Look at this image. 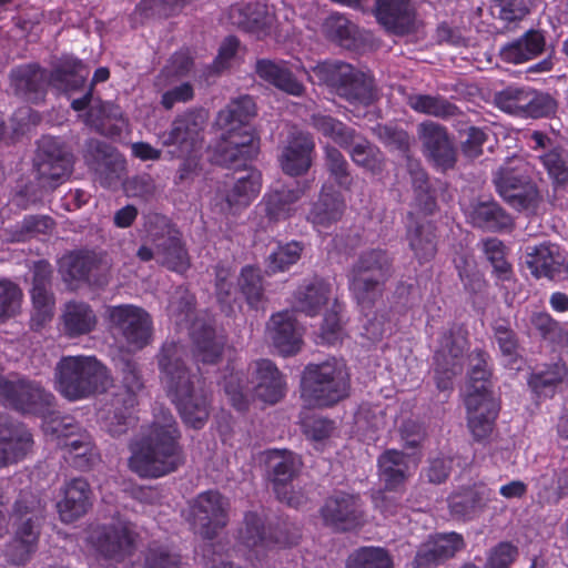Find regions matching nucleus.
Returning a JSON list of instances; mask_svg holds the SVG:
<instances>
[{
	"instance_id": "obj_1",
	"label": "nucleus",
	"mask_w": 568,
	"mask_h": 568,
	"mask_svg": "<svg viewBox=\"0 0 568 568\" xmlns=\"http://www.w3.org/2000/svg\"><path fill=\"white\" fill-rule=\"evenodd\" d=\"M180 436L173 415L161 409L141 437L130 445L129 468L140 478L149 479L175 471L184 463Z\"/></svg>"
},
{
	"instance_id": "obj_2",
	"label": "nucleus",
	"mask_w": 568,
	"mask_h": 568,
	"mask_svg": "<svg viewBox=\"0 0 568 568\" xmlns=\"http://www.w3.org/2000/svg\"><path fill=\"white\" fill-rule=\"evenodd\" d=\"M184 345L165 342L158 357L160 377L168 396L175 404L183 422L195 429L209 418L210 400L200 386L201 378L186 365Z\"/></svg>"
},
{
	"instance_id": "obj_3",
	"label": "nucleus",
	"mask_w": 568,
	"mask_h": 568,
	"mask_svg": "<svg viewBox=\"0 0 568 568\" xmlns=\"http://www.w3.org/2000/svg\"><path fill=\"white\" fill-rule=\"evenodd\" d=\"M248 373L252 376L251 381L237 369L235 362L230 359L220 382L235 409L245 410L253 398L265 404H275L284 397L286 382L272 361L263 358L253 362L248 366Z\"/></svg>"
},
{
	"instance_id": "obj_4",
	"label": "nucleus",
	"mask_w": 568,
	"mask_h": 568,
	"mask_svg": "<svg viewBox=\"0 0 568 568\" xmlns=\"http://www.w3.org/2000/svg\"><path fill=\"white\" fill-rule=\"evenodd\" d=\"M254 115L255 103L248 95L232 100L219 112L216 124L223 134L215 155L217 164L239 169L257 154L258 141L247 125Z\"/></svg>"
},
{
	"instance_id": "obj_5",
	"label": "nucleus",
	"mask_w": 568,
	"mask_h": 568,
	"mask_svg": "<svg viewBox=\"0 0 568 568\" xmlns=\"http://www.w3.org/2000/svg\"><path fill=\"white\" fill-rule=\"evenodd\" d=\"M112 384L109 369L95 356H62L54 368V386L75 402L105 392Z\"/></svg>"
},
{
	"instance_id": "obj_6",
	"label": "nucleus",
	"mask_w": 568,
	"mask_h": 568,
	"mask_svg": "<svg viewBox=\"0 0 568 568\" xmlns=\"http://www.w3.org/2000/svg\"><path fill=\"white\" fill-rule=\"evenodd\" d=\"M300 538L301 532L295 525L284 524L266 530L264 519L254 511H247L233 551L257 567L264 565L272 552L296 545Z\"/></svg>"
},
{
	"instance_id": "obj_7",
	"label": "nucleus",
	"mask_w": 568,
	"mask_h": 568,
	"mask_svg": "<svg viewBox=\"0 0 568 568\" xmlns=\"http://www.w3.org/2000/svg\"><path fill=\"white\" fill-rule=\"evenodd\" d=\"M227 509V500L215 490L201 493L190 503L187 520L194 531L206 540L201 560L207 568H237L227 562L225 556L211 542L217 531L226 526Z\"/></svg>"
},
{
	"instance_id": "obj_8",
	"label": "nucleus",
	"mask_w": 568,
	"mask_h": 568,
	"mask_svg": "<svg viewBox=\"0 0 568 568\" xmlns=\"http://www.w3.org/2000/svg\"><path fill=\"white\" fill-rule=\"evenodd\" d=\"M88 75L89 69L82 61L70 57L50 77L36 64L18 67L11 72V82L19 94L37 102L42 98L49 82L64 91H75L84 85Z\"/></svg>"
},
{
	"instance_id": "obj_9",
	"label": "nucleus",
	"mask_w": 568,
	"mask_h": 568,
	"mask_svg": "<svg viewBox=\"0 0 568 568\" xmlns=\"http://www.w3.org/2000/svg\"><path fill=\"white\" fill-rule=\"evenodd\" d=\"M349 374L343 359L331 357L318 364H308L301 382L305 406H332L348 395Z\"/></svg>"
},
{
	"instance_id": "obj_10",
	"label": "nucleus",
	"mask_w": 568,
	"mask_h": 568,
	"mask_svg": "<svg viewBox=\"0 0 568 568\" xmlns=\"http://www.w3.org/2000/svg\"><path fill=\"white\" fill-rule=\"evenodd\" d=\"M43 509L42 499L31 491L21 493L16 500L11 514L16 526L14 537L4 550V556L10 564L26 565L37 551Z\"/></svg>"
},
{
	"instance_id": "obj_11",
	"label": "nucleus",
	"mask_w": 568,
	"mask_h": 568,
	"mask_svg": "<svg viewBox=\"0 0 568 568\" xmlns=\"http://www.w3.org/2000/svg\"><path fill=\"white\" fill-rule=\"evenodd\" d=\"M146 242L138 251L141 261L155 258L159 263L176 273H184L190 267L189 254L181 241L180 233L172 227L169 220L159 214L151 215L146 223Z\"/></svg>"
},
{
	"instance_id": "obj_12",
	"label": "nucleus",
	"mask_w": 568,
	"mask_h": 568,
	"mask_svg": "<svg viewBox=\"0 0 568 568\" xmlns=\"http://www.w3.org/2000/svg\"><path fill=\"white\" fill-rule=\"evenodd\" d=\"M85 544L90 556L98 564H120L131 556L135 536L128 521L113 518L109 524H91L87 530Z\"/></svg>"
},
{
	"instance_id": "obj_13",
	"label": "nucleus",
	"mask_w": 568,
	"mask_h": 568,
	"mask_svg": "<svg viewBox=\"0 0 568 568\" xmlns=\"http://www.w3.org/2000/svg\"><path fill=\"white\" fill-rule=\"evenodd\" d=\"M313 72L320 82L333 88L352 104L368 106L375 99L372 77L348 63L325 61L315 65Z\"/></svg>"
},
{
	"instance_id": "obj_14",
	"label": "nucleus",
	"mask_w": 568,
	"mask_h": 568,
	"mask_svg": "<svg viewBox=\"0 0 568 568\" xmlns=\"http://www.w3.org/2000/svg\"><path fill=\"white\" fill-rule=\"evenodd\" d=\"M392 260L381 248L364 251L349 274V288L357 303L365 308L381 292V284L389 274Z\"/></svg>"
},
{
	"instance_id": "obj_15",
	"label": "nucleus",
	"mask_w": 568,
	"mask_h": 568,
	"mask_svg": "<svg viewBox=\"0 0 568 568\" xmlns=\"http://www.w3.org/2000/svg\"><path fill=\"white\" fill-rule=\"evenodd\" d=\"M106 317L129 351H140L151 343L153 321L144 308L132 304L109 306Z\"/></svg>"
},
{
	"instance_id": "obj_16",
	"label": "nucleus",
	"mask_w": 568,
	"mask_h": 568,
	"mask_svg": "<svg viewBox=\"0 0 568 568\" xmlns=\"http://www.w3.org/2000/svg\"><path fill=\"white\" fill-rule=\"evenodd\" d=\"M467 345V331L463 326L454 325L443 333L434 354V374L438 389H452L453 377L463 372Z\"/></svg>"
},
{
	"instance_id": "obj_17",
	"label": "nucleus",
	"mask_w": 568,
	"mask_h": 568,
	"mask_svg": "<svg viewBox=\"0 0 568 568\" xmlns=\"http://www.w3.org/2000/svg\"><path fill=\"white\" fill-rule=\"evenodd\" d=\"M499 195L517 210L535 207L538 190L526 172V165L519 158H513L501 166L494 178Z\"/></svg>"
},
{
	"instance_id": "obj_18",
	"label": "nucleus",
	"mask_w": 568,
	"mask_h": 568,
	"mask_svg": "<svg viewBox=\"0 0 568 568\" xmlns=\"http://www.w3.org/2000/svg\"><path fill=\"white\" fill-rule=\"evenodd\" d=\"M52 395L39 384L18 376H0V404L22 414L49 412Z\"/></svg>"
},
{
	"instance_id": "obj_19",
	"label": "nucleus",
	"mask_w": 568,
	"mask_h": 568,
	"mask_svg": "<svg viewBox=\"0 0 568 568\" xmlns=\"http://www.w3.org/2000/svg\"><path fill=\"white\" fill-rule=\"evenodd\" d=\"M206 115L201 110H190L178 115L169 131L159 135L163 146H174L172 156L197 153L202 146Z\"/></svg>"
},
{
	"instance_id": "obj_20",
	"label": "nucleus",
	"mask_w": 568,
	"mask_h": 568,
	"mask_svg": "<svg viewBox=\"0 0 568 568\" xmlns=\"http://www.w3.org/2000/svg\"><path fill=\"white\" fill-rule=\"evenodd\" d=\"M266 464L272 470L274 491L277 498L291 507L298 508L307 499L306 495L294 490L292 480L301 467V459L288 450L271 449L266 452Z\"/></svg>"
},
{
	"instance_id": "obj_21",
	"label": "nucleus",
	"mask_w": 568,
	"mask_h": 568,
	"mask_svg": "<svg viewBox=\"0 0 568 568\" xmlns=\"http://www.w3.org/2000/svg\"><path fill=\"white\" fill-rule=\"evenodd\" d=\"M72 155L58 138L42 136L38 143L36 169L41 184L55 187L72 170Z\"/></svg>"
},
{
	"instance_id": "obj_22",
	"label": "nucleus",
	"mask_w": 568,
	"mask_h": 568,
	"mask_svg": "<svg viewBox=\"0 0 568 568\" xmlns=\"http://www.w3.org/2000/svg\"><path fill=\"white\" fill-rule=\"evenodd\" d=\"M44 429L61 440L59 445L68 450L67 460L75 468L88 470L94 465L98 455L94 452L90 436L87 434L78 435L79 427L73 424L71 417L45 422Z\"/></svg>"
},
{
	"instance_id": "obj_23",
	"label": "nucleus",
	"mask_w": 568,
	"mask_h": 568,
	"mask_svg": "<svg viewBox=\"0 0 568 568\" xmlns=\"http://www.w3.org/2000/svg\"><path fill=\"white\" fill-rule=\"evenodd\" d=\"M495 104L501 111L523 118H540L552 112L554 100L525 87L510 85L495 95Z\"/></svg>"
},
{
	"instance_id": "obj_24",
	"label": "nucleus",
	"mask_w": 568,
	"mask_h": 568,
	"mask_svg": "<svg viewBox=\"0 0 568 568\" xmlns=\"http://www.w3.org/2000/svg\"><path fill=\"white\" fill-rule=\"evenodd\" d=\"M262 189V174L250 168L246 174L235 180L231 187L217 191L212 200L213 210L229 216L244 211L257 197Z\"/></svg>"
},
{
	"instance_id": "obj_25",
	"label": "nucleus",
	"mask_w": 568,
	"mask_h": 568,
	"mask_svg": "<svg viewBox=\"0 0 568 568\" xmlns=\"http://www.w3.org/2000/svg\"><path fill=\"white\" fill-rule=\"evenodd\" d=\"M71 106L78 112L89 108L83 115L84 123L103 135H119L125 125L122 113L116 105L100 100L93 101L92 88L82 98L73 100Z\"/></svg>"
},
{
	"instance_id": "obj_26",
	"label": "nucleus",
	"mask_w": 568,
	"mask_h": 568,
	"mask_svg": "<svg viewBox=\"0 0 568 568\" xmlns=\"http://www.w3.org/2000/svg\"><path fill=\"white\" fill-rule=\"evenodd\" d=\"M326 526L336 530H352L364 523L363 505L357 495L336 491L329 496L321 509Z\"/></svg>"
},
{
	"instance_id": "obj_27",
	"label": "nucleus",
	"mask_w": 568,
	"mask_h": 568,
	"mask_svg": "<svg viewBox=\"0 0 568 568\" xmlns=\"http://www.w3.org/2000/svg\"><path fill=\"white\" fill-rule=\"evenodd\" d=\"M374 16L390 34L406 36L418 29L417 11L412 0H376Z\"/></svg>"
},
{
	"instance_id": "obj_28",
	"label": "nucleus",
	"mask_w": 568,
	"mask_h": 568,
	"mask_svg": "<svg viewBox=\"0 0 568 568\" xmlns=\"http://www.w3.org/2000/svg\"><path fill=\"white\" fill-rule=\"evenodd\" d=\"M304 191L298 186L277 185L271 187L257 205V210L265 214L266 221H262L260 226L262 231L280 221L293 216L298 211V201Z\"/></svg>"
},
{
	"instance_id": "obj_29",
	"label": "nucleus",
	"mask_w": 568,
	"mask_h": 568,
	"mask_svg": "<svg viewBox=\"0 0 568 568\" xmlns=\"http://www.w3.org/2000/svg\"><path fill=\"white\" fill-rule=\"evenodd\" d=\"M229 19L232 24L263 38L271 34L276 16L267 4L257 0H245L230 8Z\"/></svg>"
},
{
	"instance_id": "obj_30",
	"label": "nucleus",
	"mask_w": 568,
	"mask_h": 568,
	"mask_svg": "<svg viewBox=\"0 0 568 568\" xmlns=\"http://www.w3.org/2000/svg\"><path fill=\"white\" fill-rule=\"evenodd\" d=\"M523 262L536 278L556 280L567 271L564 253L558 245L549 242L526 245Z\"/></svg>"
},
{
	"instance_id": "obj_31",
	"label": "nucleus",
	"mask_w": 568,
	"mask_h": 568,
	"mask_svg": "<svg viewBox=\"0 0 568 568\" xmlns=\"http://www.w3.org/2000/svg\"><path fill=\"white\" fill-rule=\"evenodd\" d=\"M467 425L477 442L486 440L495 428L499 413V404L494 394H467Z\"/></svg>"
},
{
	"instance_id": "obj_32",
	"label": "nucleus",
	"mask_w": 568,
	"mask_h": 568,
	"mask_svg": "<svg viewBox=\"0 0 568 568\" xmlns=\"http://www.w3.org/2000/svg\"><path fill=\"white\" fill-rule=\"evenodd\" d=\"M417 132L424 153L437 169L445 171L454 166L456 150L444 126L425 121L418 125Z\"/></svg>"
},
{
	"instance_id": "obj_33",
	"label": "nucleus",
	"mask_w": 568,
	"mask_h": 568,
	"mask_svg": "<svg viewBox=\"0 0 568 568\" xmlns=\"http://www.w3.org/2000/svg\"><path fill=\"white\" fill-rule=\"evenodd\" d=\"M104 270L105 265L90 252H71L59 261V272L71 288H75L80 282L102 285L104 281L100 278V273Z\"/></svg>"
},
{
	"instance_id": "obj_34",
	"label": "nucleus",
	"mask_w": 568,
	"mask_h": 568,
	"mask_svg": "<svg viewBox=\"0 0 568 568\" xmlns=\"http://www.w3.org/2000/svg\"><path fill=\"white\" fill-rule=\"evenodd\" d=\"M122 374L126 392L121 398L116 397L112 405L115 406L122 402L123 409L115 407L113 416L106 418L108 429L114 436L121 435L133 424L132 409L135 405V392L142 387L141 376L134 362H124Z\"/></svg>"
},
{
	"instance_id": "obj_35",
	"label": "nucleus",
	"mask_w": 568,
	"mask_h": 568,
	"mask_svg": "<svg viewBox=\"0 0 568 568\" xmlns=\"http://www.w3.org/2000/svg\"><path fill=\"white\" fill-rule=\"evenodd\" d=\"M266 334L273 347L283 356L296 354L303 344L302 328L290 311L272 315L267 323Z\"/></svg>"
},
{
	"instance_id": "obj_36",
	"label": "nucleus",
	"mask_w": 568,
	"mask_h": 568,
	"mask_svg": "<svg viewBox=\"0 0 568 568\" xmlns=\"http://www.w3.org/2000/svg\"><path fill=\"white\" fill-rule=\"evenodd\" d=\"M314 148V140L308 133H291L278 159L284 173L291 176L305 174L312 165Z\"/></svg>"
},
{
	"instance_id": "obj_37",
	"label": "nucleus",
	"mask_w": 568,
	"mask_h": 568,
	"mask_svg": "<svg viewBox=\"0 0 568 568\" xmlns=\"http://www.w3.org/2000/svg\"><path fill=\"white\" fill-rule=\"evenodd\" d=\"M419 457L416 454H404L388 449L378 458L379 478L388 491L402 487L405 480L416 470Z\"/></svg>"
},
{
	"instance_id": "obj_38",
	"label": "nucleus",
	"mask_w": 568,
	"mask_h": 568,
	"mask_svg": "<svg viewBox=\"0 0 568 568\" xmlns=\"http://www.w3.org/2000/svg\"><path fill=\"white\" fill-rule=\"evenodd\" d=\"M494 491L485 484H474L452 494L448 507L453 517L469 520L478 516L493 500Z\"/></svg>"
},
{
	"instance_id": "obj_39",
	"label": "nucleus",
	"mask_w": 568,
	"mask_h": 568,
	"mask_svg": "<svg viewBox=\"0 0 568 568\" xmlns=\"http://www.w3.org/2000/svg\"><path fill=\"white\" fill-rule=\"evenodd\" d=\"M62 498L57 508L63 523H73L84 516L92 506V493L89 483L83 478H73L61 489Z\"/></svg>"
},
{
	"instance_id": "obj_40",
	"label": "nucleus",
	"mask_w": 568,
	"mask_h": 568,
	"mask_svg": "<svg viewBox=\"0 0 568 568\" xmlns=\"http://www.w3.org/2000/svg\"><path fill=\"white\" fill-rule=\"evenodd\" d=\"M329 281L314 277L305 281L294 294V306L308 316L316 315L324 306L336 298Z\"/></svg>"
},
{
	"instance_id": "obj_41",
	"label": "nucleus",
	"mask_w": 568,
	"mask_h": 568,
	"mask_svg": "<svg viewBox=\"0 0 568 568\" xmlns=\"http://www.w3.org/2000/svg\"><path fill=\"white\" fill-rule=\"evenodd\" d=\"M344 211L345 201L342 194L324 185L318 201L313 204L307 215V220L318 233H325L331 225L339 221Z\"/></svg>"
},
{
	"instance_id": "obj_42",
	"label": "nucleus",
	"mask_w": 568,
	"mask_h": 568,
	"mask_svg": "<svg viewBox=\"0 0 568 568\" xmlns=\"http://www.w3.org/2000/svg\"><path fill=\"white\" fill-rule=\"evenodd\" d=\"M90 149L97 151V156L90 164L101 185L109 189L115 186L122 179L125 168L124 160L113 148L100 141H92Z\"/></svg>"
},
{
	"instance_id": "obj_43",
	"label": "nucleus",
	"mask_w": 568,
	"mask_h": 568,
	"mask_svg": "<svg viewBox=\"0 0 568 568\" xmlns=\"http://www.w3.org/2000/svg\"><path fill=\"white\" fill-rule=\"evenodd\" d=\"M256 74L278 90L295 97L304 93L303 83L287 68L286 62L261 59L255 64Z\"/></svg>"
},
{
	"instance_id": "obj_44",
	"label": "nucleus",
	"mask_w": 568,
	"mask_h": 568,
	"mask_svg": "<svg viewBox=\"0 0 568 568\" xmlns=\"http://www.w3.org/2000/svg\"><path fill=\"white\" fill-rule=\"evenodd\" d=\"M530 145L532 149L551 148L548 152L539 155L541 163L555 183H568V153L561 148H552L550 139L539 131L531 133Z\"/></svg>"
},
{
	"instance_id": "obj_45",
	"label": "nucleus",
	"mask_w": 568,
	"mask_h": 568,
	"mask_svg": "<svg viewBox=\"0 0 568 568\" xmlns=\"http://www.w3.org/2000/svg\"><path fill=\"white\" fill-rule=\"evenodd\" d=\"M194 344V357L202 364H214L221 356L225 339L211 325L194 321L189 327Z\"/></svg>"
},
{
	"instance_id": "obj_46",
	"label": "nucleus",
	"mask_w": 568,
	"mask_h": 568,
	"mask_svg": "<svg viewBox=\"0 0 568 568\" xmlns=\"http://www.w3.org/2000/svg\"><path fill=\"white\" fill-rule=\"evenodd\" d=\"M568 382V367L561 361L531 373L528 385L539 398H550Z\"/></svg>"
},
{
	"instance_id": "obj_47",
	"label": "nucleus",
	"mask_w": 568,
	"mask_h": 568,
	"mask_svg": "<svg viewBox=\"0 0 568 568\" xmlns=\"http://www.w3.org/2000/svg\"><path fill=\"white\" fill-rule=\"evenodd\" d=\"M546 39L539 30H528L520 38L508 42L500 49V58L508 63L519 64L542 53Z\"/></svg>"
},
{
	"instance_id": "obj_48",
	"label": "nucleus",
	"mask_w": 568,
	"mask_h": 568,
	"mask_svg": "<svg viewBox=\"0 0 568 568\" xmlns=\"http://www.w3.org/2000/svg\"><path fill=\"white\" fill-rule=\"evenodd\" d=\"M466 219L474 226L486 231L508 230L513 219L495 202H478L464 207Z\"/></svg>"
},
{
	"instance_id": "obj_49",
	"label": "nucleus",
	"mask_w": 568,
	"mask_h": 568,
	"mask_svg": "<svg viewBox=\"0 0 568 568\" xmlns=\"http://www.w3.org/2000/svg\"><path fill=\"white\" fill-rule=\"evenodd\" d=\"M61 320L63 333L71 338L91 333L98 324V317L91 306L77 301L65 304Z\"/></svg>"
},
{
	"instance_id": "obj_50",
	"label": "nucleus",
	"mask_w": 568,
	"mask_h": 568,
	"mask_svg": "<svg viewBox=\"0 0 568 568\" xmlns=\"http://www.w3.org/2000/svg\"><path fill=\"white\" fill-rule=\"evenodd\" d=\"M33 439L24 427H11L0 437V468L23 460L31 452Z\"/></svg>"
},
{
	"instance_id": "obj_51",
	"label": "nucleus",
	"mask_w": 568,
	"mask_h": 568,
	"mask_svg": "<svg viewBox=\"0 0 568 568\" xmlns=\"http://www.w3.org/2000/svg\"><path fill=\"white\" fill-rule=\"evenodd\" d=\"M435 237L434 226L430 223L417 224L408 230L409 246L420 264L435 256Z\"/></svg>"
},
{
	"instance_id": "obj_52",
	"label": "nucleus",
	"mask_w": 568,
	"mask_h": 568,
	"mask_svg": "<svg viewBox=\"0 0 568 568\" xmlns=\"http://www.w3.org/2000/svg\"><path fill=\"white\" fill-rule=\"evenodd\" d=\"M470 369L468 372L469 381L465 388V396L467 394H493L489 388L487 369V354L481 349L474 351L468 356Z\"/></svg>"
},
{
	"instance_id": "obj_53",
	"label": "nucleus",
	"mask_w": 568,
	"mask_h": 568,
	"mask_svg": "<svg viewBox=\"0 0 568 568\" xmlns=\"http://www.w3.org/2000/svg\"><path fill=\"white\" fill-rule=\"evenodd\" d=\"M407 104L416 112L437 118H448L456 113V106L438 95L412 94Z\"/></svg>"
},
{
	"instance_id": "obj_54",
	"label": "nucleus",
	"mask_w": 568,
	"mask_h": 568,
	"mask_svg": "<svg viewBox=\"0 0 568 568\" xmlns=\"http://www.w3.org/2000/svg\"><path fill=\"white\" fill-rule=\"evenodd\" d=\"M346 568H394V565L384 548L362 547L349 556Z\"/></svg>"
},
{
	"instance_id": "obj_55",
	"label": "nucleus",
	"mask_w": 568,
	"mask_h": 568,
	"mask_svg": "<svg viewBox=\"0 0 568 568\" xmlns=\"http://www.w3.org/2000/svg\"><path fill=\"white\" fill-rule=\"evenodd\" d=\"M194 296L184 286H179L172 294L168 314L170 318L179 326H189L193 316Z\"/></svg>"
},
{
	"instance_id": "obj_56",
	"label": "nucleus",
	"mask_w": 568,
	"mask_h": 568,
	"mask_svg": "<svg viewBox=\"0 0 568 568\" xmlns=\"http://www.w3.org/2000/svg\"><path fill=\"white\" fill-rule=\"evenodd\" d=\"M342 305L334 298L331 310L325 313L323 323L317 334V343L334 345L339 342L344 335L342 318Z\"/></svg>"
},
{
	"instance_id": "obj_57",
	"label": "nucleus",
	"mask_w": 568,
	"mask_h": 568,
	"mask_svg": "<svg viewBox=\"0 0 568 568\" xmlns=\"http://www.w3.org/2000/svg\"><path fill=\"white\" fill-rule=\"evenodd\" d=\"M193 65V59L187 49L175 52L161 70L155 84L165 87L173 80L189 74Z\"/></svg>"
},
{
	"instance_id": "obj_58",
	"label": "nucleus",
	"mask_w": 568,
	"mask_h": 568,
	"mask_svg": "<svg viewBox=\"0 0 568 568\" xmlns=\"http://www.w3.org/2000/svg\"><path fill=\"white\" fill-rule=\"evenodd\" d=\"M303 244L297 241H291L281 244L272 252L267 258V271L271 273L284 272L290 266L297 263L303 252Z\"/></svg>"
},
{
	"instance_id": "obj_59",
	"label": "nucleus",
	"mask_w": 568,
	"mask_h": 568,
	"mask_svg": "<svg viewBox=\"0 0 568 568\" xmlns=\"http://www.w3.org/2000/svg\"><path fill=\"white\" fill-rule=\"evenodd\" d=\"M355 164L363 166L374 174L383 170V155L381 151L367 141H361L349 151Z\"/></svg>"
},
{
	"instance_id": "obj_60",
	"label": "nucleus",
	"mask_w": 568,
	"mask_h": 568,
	"mask_svg": "<svg viewBox=\"0 0 568 568\" xmlns=\"http://www.w3.org/2000/svg\"><path fill=\"white\" fill-rule=\"evenodd\" d=\"M454 262L465 288L471 294L480 293L485 287V281L478 272L474 258L467 254H460Z\"/></svg>"
},
{
	"instance_id": "obj_61",
	"label": "nucleus",
	"mask_w": 568,
	"mask_h": 568,
	"mask_svg": "<svg viewBox=\"0 0 568 568\" xmlns=\"http://www.w3.org/2000/svg\"><path fill=\"white\" fill-rule=\"evenodd\" d=\"M312 124L325 136L331 138L342 146H347L353 140V135L347 128L342 122L328 115L314 114L312 116Z\"/></svg>"
},
{
	"instance_id": "obj_62",
	"label": "nucleus",
	"mask_w": 568,
	"mask_h": 568,
	"mask_svg": "<svg viewBox=\"0 0 568 568\" xmlns=\"http://www.w3.org/2000/svg\"><path fill=\"white\" fill-rule=\"evenodd\" d=\"M239 285L250 306L258 308L263 296L262 277L258 268L253 266L243 267Z\"/></svg>"
},
{
	"instance_id": "obj_63",
	"label": "nucleus",
	"mask_w": 568,
	"mask_h": 568,
	"mask_svg": "<svg viewBox=\"0 0 568 568\" xmlns=\"http://www.w3.org/2000/svg\"><path fill=\"white\" fill-rule=\"evenodd\" d=\"M22 291L11 281L0 280V322L14 316L21 307Z\"/></svg>"
},
{
	"instance_id": "obj_64",
	"label": "nucleus",
	"mask_w": 568,
	"mask_h": 568,
	"mask_svg": "<svg viewBox=\"0 0 568 568\" xmlns=\"http://www.w3.org/2000/svg\"><path fill=\"white\" fill-rule=\"evenodd\" d=\"M324 30L328 38L344 47L351 44L356 33V27L348 19L338 13L331 14L326 19Z\"/></svg>"
}]
</instances>
